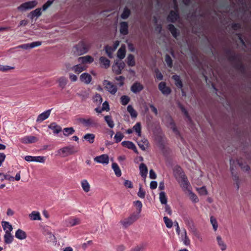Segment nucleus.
Returning a JSON list of instances; mask_svg holds the SVG:
<instances>
[{
    "mask_svg": "<svg viewBox=\"0 0 251 251\" xmlns=\"http://www.w3.org/2000/svg\"><path fill=\"white\" fill-rule=\"evenodd\" d=\"M165 61L168 67L172 68L173 67V60L169 54H166L165 56Z\"/></svg>",
    "mask_w": 251,
    "mask_h": 251,
    "instance_id": "4d7b16f0",
    "label": "nucleus"
},
{
    "mask_svg": "<svg viewBox=\"0 0 251 251\" xmlns=\"http://www.w3.org/2000/svg\"><path fill=\"white\" fill-rule=\"evenodd\" d=\"M198 191L201 195H206L207 194V191L205 186H202L198 189Z\"/></svg>",
    "mask_w": 251,
    "mask_h": 251,
    "instance_id": "69168bd1",
    "label": "nucleus"
},
{
    "mask_svg": "<svg viewBox=\"0 0 251 251\" xmlns=\"http://www.w3.org/2000/svg\"><path fill=\"white\" fill-rule=\"evenodd\" d=\"M63 134L65 136H68L70 135L73 134L75 132V129L73 127H65L63 130Z\"/></svg>",
    "mask_w": 251,
    "mask_h": 251,
    "instance_id": "a18cd8bd",
    "label": "nucleus"
},
{
    "mask_svg": "<svg viewBox=\"0 0 251 251\" xmlns=\"http://www.w3.org/2000/svg\"><path fill=\"white\" fill-rule=\"evenodd\" d=\"M37 138L34 136H26L21 139V142L24 144L34 143L37 141Z\"/></svg>",
    "mask_w": 251,
    "mask_h": 251,
    "instance_id": "6ab92c4d",
    "label": "nucleus"
},
{
    "mask_svg": "<svg viewBox=\"0 0 251 251\" xmlns=\"http://www.w3.org/2000/svg\"><path fill=\"white\" fill-rule=\"evenodd\" d=\"M134 203L135 206L137 207L138 210V214L140 213V212L142 211V203L141 201H134Z\"/></svg>",
    "mask_w": 251,
    "mask_h": 251,
    "instance_id": "338daca9",
    "label": "nucleus"
},
{
    "mask_svg": "<svg viewBox=\"0 0 251 251\" xmlns=\"http://www.w3.org/2000/svg\"><path fill=\"white\" fill-rule=\"evenodd\" d=\"M86 69V67L82 64L76 65L71 68V70L77 74H80Z\"/></svg>",
    "mask_w": 251,
    "mask_h": 251,
    "instance_id": "b1692460",
    "label": "nucleus"
},
{
    "mask_svg": "<svg viewBox=\"0 0 251 251\" xmlns=\"http://www.w3.org/2000/svg\"><path fill=\"white\" fill-rule=\"evenodd\" d=\"M159 200L162 204H167V198L164 192L162 191L159 193Z\"/></svg>",
    "mask_w": 251,
    "mask_h": 251,
    "instance_id": "8fccbe9b",
    "label": "nucleus"
},
{
    "mask_svg": "<svg viewBox=\"0 0 251 251\" xmlns=\"http://www.w3.org/2000/svg\"><path fill=\"white\" fill-rule=\"evenodd\" d=\"M120 99H121V103L123 105H126L127 104L130 100V98L128 96H126V95L122 96L121 97Z\"/></svg>",
    "mask_w": 251,
    "mask_h": 251,
    "instance_id": "bf43d9fd",
    "label": "nucleus"
},
{
    "mask_svg": "<svg viewBox=\"0 0 251 251\" xmlns=\"http://www.w3.org/2000/svg\"><path fill=\"white\" fill-rule=\"evenodd\" d=\"M122 145L123 147H126L129 149H135V144L131 141H124L122 142Z\"/></svg>",
    "mask_w": 251,
    "mask_h": 251,
    "instance_id": "e433bc0d",
    "label": "nucleus"
},
{
    "mask_svg": "<svg viewBox=\"0 0 251 251\" xmlns=\"http://www.w3.org/2000/svg\"><path fill=\"white\" fill-rule=\"evenodd\" d=\"M141 124L140 122L137 123L133 127V129L139 137L141 136Z\"/></svg>",
    "mask_w": 251,
    "mask_h": 251,
    "instance_id": "c03bdc74",
    "label": "nucleus"
},
{
    "mask_svg": "<svg viewBox=\"0 0 251 251\" xmlns=\"http://www.w3.org/2000/svg\"><path fill=\"white\" fill-rule=\"evenodd\" d=\"M13 240V237L12 236L10 233L5 232V234L4 236V242L6 244L11 243Z\"/></svg>",
    "mask_w": 251,
    "mask_h": 251,
    "instance_id": "37998d69",
    "label": "nucleus"
},
{
    "mask_svg": "<svg viewBox=\"0 0 251 251\" xmlns=\"http://www.w3.org/2000/svg\"><path fill=\"white\" fill-rule=\"evenodd\" d=\"M25 159L27 162H37L44 163L45 161V158L44 156H32L26 155L25 157Z\"/></svg>",
    "mask_w": 251,
    "mask_h": 251,
    "instance_id": "9d476101",
    "label": "nucleus"
},
{
    "mask_svg": "<svg viewBox=\"0 0 251 251\" xmlns=\"http://www.w3.org/2000/svg\"><path fill=\"white\" fill-rule=\"evenodd\" d=\"M218 245L222 251H225L226 250L227 246L225 242L222 240L220 236H217L216 237Z\"/></svg>",
    "mask_w": 251,
    "mask_h": 251,
    "instance_id": "a878e982",
    "label": "nucleus"
},
{
    "mask_svg": "<svg viewBox=\"0 0 251 251\" xmlns=\"http://www.w3.org/2000/svg\"><path fill=\"white\" fill-rule=\"evenodd\" d=\"M172 79L175 81L176 85L179 88L182 89L183 87V83L180 79V76L177 75H173Z\"/></svg>",
    "mask_w": 251,
    "mask_h": 251,
    "instance_id": "c85d7f7f",
    "label": "nucleus"
},
{
    "mask_svg": "<svg viewBox=\"0 0 251 251\" xmlns=\"http://www.w3.org/2000/svg\"><path fill=\"white\" fill-rule=\"evenodd\" d=\"M78 61L82 64L91 63L94 61V58L90 55L80 57L78 58Z\"/></svg>",
    "mask_w": 251,
    "mask_h": 251,
    "instance_id": "5701e85b",
    "label": "nucleus"
},
{
    "mask_svg": "<svg viewBox=\"0 0 251 251\" xmlns=\"http://www.w3.org/2000/svg\"><path fill=\"white\" fill-rule=\"evenodd\" d=\"M164 222L168 228H171L173 226V222L168 217L165 216L163 218Z\"/></svg>",
    "mask_w": 251,
    "mask_h": 251,
    "instance_id": "e2e57ef3",
    "label": "nucleus"
},
{
    "mask_svg": "<svg viewBox=\"0 0 251 251\" xmlns=\"http://www.w3.org/2000/svg\"><path fill=\"white\" fill-rule=\"evenodd\" d=\"M112 168L114 171L115 175L117 177H120L122 175L121 171L116 163H113L112 164Z\"/></svg>",
    "mask_w": 251,
    "mask_h": 251,
    "instance_id": "f704fd0d",
    "label": "nucleus"
},
{
    "mask_svg": "<svg viewBox=\"0 0 251 251\" xmlns=\"http://www.w3.org/2000/svg\"><path fill=\"white\" fill-rule=\"evenodd\" d=\"M158 89L164 95H168L171 94V89L166 85V83L161 81L158 84Z\"/></svg>",
    "mask_w": 251,
    "mask_h": 251,
    "instance_id": "1a4fd4ad",
    "label": "nucleus"
},
{
    "mask_svg": "<svg viewBox=\"0 0 251 251\" xmlns=\"http://www.w3.org/2000/svg\"><path fill=\"white\" fill-rule=\"evenodd\" d=\"M189 193V197L191 200L194 203H197L199 201V199L197 195L189 189L188 191Z\"/></svg>",
    "mask_w": 251,
    "mask_h": 251,
    "instance_id": "5fc2aeb1",
    "label": "nucleus"
},
{
    "mask_svg": "<svg viewBox=\"0 0 251 251\" xmlns=\"http://www.w3.org/2000/svg\"><path fill=\"white\" fill-rule=\"evenodd\" d=\"M81 187L86 193H87L90 190V185L87 180L83 179L81 181Z\"/></svg>",
    "mask_w": 251,
    "mask_h": 251,
    "instance_id": "473e14b6",
    "label": "nucleus"
},
{
    "mask_svg": "<svg viewBox=\"0 0 251 251\" xmlns=\"http://www.w3.org/2000/svg\"><path fill=\"white\" fill-rule=\"evenodd\" d=\"M126 50L125 48L121 47L117 52V56L120 59H123L125 57Z\"/></svg>",
    "mask_w": 251,
    "mask_h": 251,
    "instance_id": "58836bf2",
    "label": "nucleus"
},
{
    "mask_svg": "<svg viewBox=\"0 0 251 251\" xmlns=\"http://www.w3.org/2000/svg\"><path fill=\"white\" fill-rule=\"evenodd\" d=\"M179 108H180L182 112L183 113V114L185 116L186 118L187 119L188 121H189V122H192L191 118L189 116V113H188V111H187V110L185 109V108L182 105H181V104L179 105Z\"/></svg>",
    "mask_w": 251,
    "mask_h": 251,
    "instance_id": "3c124183",
    "label": "nucleus"
},
{
    "mask_svg": "<svg viewBox=\"0 0 251 251\" xmlns=\"http://www.w3.org/2000/svg\"><path fill=\"white\" fill-rule=\"evenodd\" d=\"M74 50L75 53L80 55L87 52L88 47L84 41H80L74 47Z\"/></svg>",
    "mask_w": 251,
    "mask_h": 251,
    "instance_id": "f03ea898",
    "label": "nucleus"
},
{
    "mask_svg": "<svg viewBox=\"0 0 251 251\" xmlns=\"http://www.w3.org/2000/svg\"><path fill=\"white\" fill-rule=\"evenodd\" d=\"M231 27L233 30L236 31L241 28V25L240 23H232Z\"/></svg>",
    "mask_w": 251,
    "mask_h": 251,
    "instance_id": "774afa93",
    "label": "nucleus"
},
{
    "mask_svg": "<svg viewBox=\"0 0 251 251\" xmlns=\"http://www.w3.org/2000/svg\"><path fill=\"white\" fill-rule=\"evenodd\" d=\"M227 59L229 61L234 64L235 63L238 62V59H241V58L238 54L233 52L232 54L228 56Z\"/></svg>",
    "mask_w": 251,
    "mask_h": 251,
    "instance_id": "7c9ffc66",
    "label": "nucleus"
},
{
    "mask_svg": "<svg viewBox=\"0 0 251 251\" xmlns=\"http://www.w3.org/2000/svg\"><path fill=\"white\" fill-rule=\"evenodd\" d=\"M140 173L141 176L146 178L148 174V168L144 163H141L139 166Z\"/></svg>",
    "mask_w": 251,
    "mask_h": 251,
    "instance_id": "cd10ccee",
    "label": "nucleus"
},
{
    "mask_svg": "<svg viewBox=\"0 0 251 251\" xmlns=\"http://www.w3.org/2000/svg\"><path fill=\"white\" fill-rule=\"evenodd\" d=\"M143 89V85L139 82H134L130 88L131 91L135 94L140 92Z\"/></svg>",
    "mask_w": 251,
    "mask_h": 251,
    "instance_id": "ddd939ff",
    "label": "nucleus"
},
{
    "mask_svg": "<svg viewBox=\"0 0 251 251\" xmlns=\"http://www.w3.org/2000/svg\"><path fill=\"white\" fill-rule=\"evenodd\" d=\"M176 180L184 191H189L190 184L186 175Z\"/></svg>",
    "mask_w": 251,
    "mask_h": 251,
    "instance_id": "6e6552de",
    "label": "nucleus"
},
{
    "mask_svg": "<svg viewBox=\"0 0 251 251\" xmlns=\"http://www.w3.org/2000/svg\"><path fill=\"white\" fill-rule=\"evenodd\" d=\"M210 223L212 225L214 231H216L218 228V223L215 218H214L213 216L210 217Z\"/></svg>",
    "mask_w": 251,
    "mask_h": 251,
    "instance_id": "13d9d810",
    "label": "nucleus"
},
{
    "mask_svg": "<svg viewBox=\"0 0 251 251\" xmlns=\"http://www.w3.org/2000/svg\"><path fill=\"white\" fill-rule=\"evenodd\" d=\"M155 77L159 80H161L163 78V76L158 69L155 70Z\"/></svg>",
    "mask_w": 251,
    "mask_h": 251,
    "instance_id": "0e129e2a",
    "label": "nucleus"
},
{
    "mask_svg": "<svg viewBox=\"0 0 251 251\" xmlns=\"http://www.w3.org/2000/svg\"><path fill=\"white\" fill-rule=\"evenodd\" d=\"M124 137V136L122 133L121 132H117L114 136L115 142L118 143L121 142Z\"/></svg>",
    "mask_w": 251,
    "mask_h": 251,
    "instance_id": "052dcab7",
    "label": "nucleus"
},
{
    "mask_svg": "<svg viewBox=\"0 0 251 251\" xmlns=\"http://www.w3.org/2000/svg\"><path fill=\"white\" fill-rule=\"evenodd\" d=\"M120 32L122 35H126L128 33V25L126 22L120 23Z\"/></svg>",
    "mask_w": 251,
    "mask_h": 251,
    "instance_id": "2eb2a0df",
    "label": "nucleus"
},
{
    "mask_svg": "<svg viewBox=\"0 0 251 251\" xmlns=\"http://www.w3.org/2000/svg\"><path fill=\"white\" fill-rule=\"evenodd\" d=\"M127 111L130 114L132 118H136L137 116V113L131 105H128L127 107Z\"/></svg>",
    "mask_w": 251,
    "mask_h": 251,
    "instance_id": "79ce46f5",
    "label": "nucleus"
},
{
    "mask_svg": "<svg viewBox=\"0 0 251 251\" xmlns=\"http://www.w3.org/2000/svg\"><path fill=\"white\" fill-rule=\"evenodd\" d=\"M127 64L130 67H133L135 65V61L134 56L132 54H129L127 57Z\"/></svg>",
    "mask_w": 251,
    "mask_h": 251,
    "instance_id": "c9c22d12",
    "label": "nucleus"
},
{
    "mask_svg": "<svg viewBox=\"0 0 251 251\" xmlns=\"http://www.w3.org/2000/svg\"><path fill=\"white\" fill-rule=\"evenodd\" d=\"M1 225L3 230H5V232L10 233V232L12 230V226L9 222L6 221H2L1 222Z\"/></svg>",
    "mask_w": 251,
    "mask_h": 251,
    "instance_id": "2f4dec72",
    "label": "nucleus"
},
{
    "mask_svg": "<svg viewBox=\"0 0 251 251\" xmlns=\"http://www.w3.org/2000/svg\"><path fill=\"white\" fill-rule=\"evenodd\" d=\"M182 240L183 241V244L186 246H189L190 245V240L188 237L187 235L186 230L184 229V235L183 237L182 235Z\"/></svg>",
    "mask_w": 251,
    "mask_h": 251,
    "instance_id": "603ef678",
    "label": "nucleus"
},
{
    "mask_svg": "<svg viewBox=\"0 0 251 251\" xmlns=\"http://www.w3.org/2000/svg\"><path fill=\"white\" fill-rule=\"evenodd\" d=\"M94 161L99 163L107 164L109 163V157L107 154H103L96 156L94 158Z\"/></svg>",
    "mask_w": 251,
    "mask_h": 251,
    "instance_id": "f8f14e48",
    "label": "nucleus"
},
{
    "mask_svg": "<svg viewBox=\"0 0 251 251\" xmlns=\"http://www.w3.org/2000/svg\"><path fill=\"white\" fill-rule=\"evenodd\" d=\"M139 218V216L135 214H132L127 218H125L120 221V223L125 228H126L134 223Z\"/></svg>",
    "mask_w": 251,
    "mask_h": 251,
    "instance_id": "7ed1b4c3",
    "label": "nucleus"
},
{
    "mask_svg": "<svg viewBox=\"0 0 251 251\" xmlns=\"http://www.w3.org/2000/svg\"><path fill=\"white\" fill-rule=\"evenodd\" d=\"M32 220H40L41 219L40 213L36 211H32L29 215Z\"/></svg>",
    "mask_w": 251,
    "mask_h": 251,
    "instance_id": "a19ab883",
    "label": "nucleus"
},
{
    "mask_svg": "<svg viewBox=\"0 0 251 251\" xmlns=\"http://www.w3.org/2000/svg\"><path fill=\"white\" fill-rule=\"evenodd\" d=\"M234 68L239 71L242 74H244L246 72V68L241 61V59H238V62L234 64Z\"/></svg>",
    "mask_w": 251,
    "mask_h": 251,
    "instance_id": "dca6fc26",
    "label": "nucleus"
},
{
    "mask_svg": "<svg viewBox=\"0 0 251 251\" xmlns=\"http://www.w3.org/2000/svg\"><path fill=\"white\" fill-rule=\"evenodd\" d=\"M168 29L170 31L173 36L176 38L179 35V31L175 27L174 25L169 24L167 26Z\"/></svg>",
    "mask_w": 251,
    "mask_h": 251,
    "instance_id": "412c9836",
    "label": "nucleus"
},
{
    "mask_svg": "<svg viewBox=\"0 0 251 251\" xmlns=\"http://www.w3.org/2000/svg\"><path fill=\"white\" fill-rule=\"evenodd\" d=\"M77 121L79 124L87 127H95L98 125L97 121L93 117H89L88 119L78 118Z\"/></svg>",
    "mask_w": 251,
    "mask_h": 251,
    "instance_id": "f257e3e1",
    "label": "nucleus"
},
{
    "mask_svg": "<svg viewBox=\"0 0 251 251\" xmlns=\"http://www.w3.org/2000/svg\"><path fill=\"white\" fill-rule=\"evenodd\" d=\"M37 4V1L35 0L24 2L18 7L17 9L20 11H25L26 10L31 9L35 7Z\"/></svg>",
    "mask_w": 251,
    "mask_h": 251,
    "instance_id": "20e7f679",
    "label": "nucleus"
},
{
    "mask_svg": "<svg viewBox=\"0 0 251 251\" xmlns=\"http://www.w3.org/2000/svg\"><path fill=\"white\" fill-rule=\"evenodd\" d=\"M42 12L41 11V8H37L35 10L32 11L30 14V18L33 19L35 17H39L41 15Z\"/></svg>",
    "mask_w": 251,
    "mask_h": 251,
    "instance_id": "de8ad7c7",
    "label": "nucleus"
},
{
    "mask_svg": "<svg viewBox=\"0 0 251 251\" xmlns=\"http://www.w3.org/2000/svg\"><path fill=\"white\" fill-rule=\"evenodd\" d=\"M15 237L16 238L20 240H23L26 238V234L24 230L18 229L15 233Z\"/></svg>",
    "mask_w": 251,
    "mask_h": 251,
    "instance_id": "c756f323",
    "label": "nucleus"
},
{
    "mask_svg": "<svg viewBox=\"0 0 251 251\" xmlns=\"http://www.w3.org/2000/svg\"><path fill=\"white\" fill-rule=\"evenodd\" d=\"M174 176L176 179H178L180 178L185 176L184 172L183 171L182 168L178 166H176L174 169Z\"/></svg>",
    "mask_w": 251,
    "mask_h": 251,
    "instance_id": "4468645a",
    "label": "nucleus"
},
{
    "mask_svg": "<svg viewBox=\"0 0 251 251\" xmlns=\"http://www.w3.org/2000/svg\"><path fill=\"white\" fill-rule=\"evenodd\" d=\"M131 14V11L127 7L124 8L123 13L121 15L122 19L124 20L127 19Z\"/></svg>",
    "mask_w": 251,
    "mask_h": 251,
    "instance_id": "4c0bfd02",
    "label": "nucleus"
},
{
    "mask_svg": "<svg viewBox=\"0 0 251 251\" xmlns=\"http://www.w3.org/2000/svg\"><path fill=\"white\" fill-rule=\"evenodd\" d=\"M137 195L139 197H140L141 199H144L145 197L146 192L143 189L142 185L141 184H140L139 189L138 192L137 193Z\"/></svg>",
    "mask_w": 251,
    "mask_h": 251,
    "instance_id": "680f3d73",
    "label": "nucleus"
},
{
    "mask_svg": "<svg viewBox=\"0 0 251 251\" xmlns=\"http://www.w3.org/2000/svg\"><path fill=\"white\" fill-rule=\"evenodd\" d=\"M48 127L53 130L54 134H58L62 131L61 127L55 122L51 123L48 126Z\"/></svg>",
    "mask_w": 251,
    "mask_h": 251,
    "instance_id": "4be33fe9",
    "label": "nucleus"
},
{
    "mask_svg": "<svg viewBox=\"0 0 251 251\" xmlns=\"http://www.w3.org/2000/svg\"><path fill=\"white\" fill-rule=\"evenodd\" d=\"M99 60L102 67L105 69H107L109 67L110 61L108 59L105 57L101 56L100 57Z\"/></svg>",
    "mask_w": 251,
    "mask_h": 251,
    "instance_id": "393cba45",
    "label": "nucleus"
},
{
    "mask_svg": "<svg viewBox=\"0 0 251 251\" xmlns=\"http://www.w3.org/2000/svg\"><path fill=\"white\" fill-rule=\"evenodd\" d=\"M78 150L73 146H69L60 149L59 152H61L64 156H66L77 152Z\"/></svg>",
    "mask_w": 251,
    "mask_h": 251,
    "instance_id": "423d86ee",
    "label": "nucleus"
},
{
    "mask_svg": "<svg viewBox=\"0 0 251 251\" xmlns=\"http://www.w3.org/2000/svg\"><path fill=\"white\" fill-rule=\"evenodd\" d=\"M80 80L81 82L88 84L92 81V76L88 73H84L80 75Z\"/></svg>",
    "mask_w": 251,
    "mask_h": 251,
    "instance_id": "aec40b11",
    "label": "nucleus"
},
{
    "mask_svg": "<svg viewBox=\"0 0 251 251\" xmlns=\"http://www.w3.org/2000/svg\"><path fill=\"white\" fill-rule=\"evenodd\" d=\"M103 85L104 88L111 94L114 95L117 91V86L107 80H104L103 81Z\"/></svg>",
    "mask_w": 251,
    "mask_h": 251,
    "instance_id": "0eeeda50",
    "label": "nucleus"
},
{
    "mask_svg": "<svg viewBox=\"0 0 251 251\" xmlns=\"http://www.w3.org/2000/svg\"><path fill=\"white\" fill-rule=\"evenodd\" d=\"M104 50L105 51L106 53L107 54V56L110 58H112V53L114 51L113 50L112 47L109 46L108 45H106L104 47Z\"/></svg>",
    "mask_w": 251,
    "mask_h": 251,
    "instance_id": "09e8293b",
    "label": "nucleus"
},
{
    "mask_svg": "<svg viewBox=\"0 0 251 251\" xmlns=\"http://www.w3.org/2000/svg\"><path fill=\"white\" fill-rule=\"evenodd\" d=\"M234 162V160L232 159L230 160V169L231 173L233 177H234V179L236 181V184H237V189H239V185L238 182V180L239 179V177L237 174H234V170L233 166V163Z\"/></svg>",
    "mask_w": 251,
    "mask_h": 251,
    "instance_id": "bb28decb",
    "label": "nucleus"
},
{
    "mask_svg": "<svg viewBox=\"0 0 251 251\" xmlns=\"http://www.w3.org/2000/svg\"><path fill=\"white\" fill-rule=\"evenodd\" d=\"M175 11L171 10L167 18V20L169 22L174 23L179 19V14L178 11L177 5L175 6Z\"/></svg>",
    "mask_w": 251,
    "mask_h": 251,
    "instance_id": "39448f33",
    "label": "nucleus"
},
{
    "mask_svg": "<svg viewBox=\"0 0 251 251\" xmlns=\"http://www.w3.org/2000/svg\"><path fill=\"white\" fill-rule=\"evenodd\" d=\"M66 222L68 226H73L80 224V220L78 218L70 217L66 220Z\"/></svg>",
    "mask_w": 251,
    "mask_h": 251,
    "instance_id": "a211bd4d",
    "label": "nucleus"
},
{
    "mask_svg": "<svg viewBox=\"0 0 251 251\" xmlns=\"http://www.w3.org/2000/svg\"><path fill=\"white\" fill-rule=\"evenodd\" d=\"M83 138L90 143L92 144L94 142L95 135L93 133H87L83 136Z\"/></svg>",
    "mask_w": 251,
    "mask_h": 251,
    "instance_id": "ea45409f",
    "label": "nucleus"
},
{
    "mask_svg": "<svg viewBox=\"0 0 251 251\" xmlns=\"http://www.w3.org/2000/svg\"><path fill=\"white\" fill-rule=\"evenodd\" d=\"M104 120L106 123L107 124L109 127H110V128L114 127L115 125L110 116L106 115L104 116Z\"/></svg>",
    "mask_w": 251,
    "mask_h": 251,
    "instance_id": "49530a36",
    "label": "nucleus"
},
{
    "mask_svg": "<svg viewBox=\"0 0 251 251\" xmlns=\"http://www.w3.org/2000/svg\"><path fill=\"white\" fill-rule=\"evenodd\" d=\"M145 248V244H140L134 248H132L129 251H143Z\"/></svg>",
    "mask_w": 251,
    "mask_h": 251,
    "instance_id": "864d4df0",
    "label": "nucleus"
},
{
    "mask_svg": "<svg viewBox=\"0 0 251 251\" xmlns=\"http://www.w3.org/2000/svg\"><path fill=\"white\" fill-rule=\"evenodd\" d=\"M51 109H49L38 115L36 122L40 123L49 118L50 114Z\"/></svg>",
    "mask_w": 251,
    "mask_h": 251,
    "instance_id": "f3484780",
    "label": "nucleus"
},
{
    "mask_svg": "<svg viewBox=\"0 0 251 251\" xmlns=\"http://www.w3.org/2000/svg\"><path fill=\"white\" fill-rule=\"evenodd\" d=\"M125 66V64L124 62H116L115 65L113 66V71L116 75H120L122 73V70Z\"/></svg>",
    "mask_w": 251,
    "mask_h": 251,
    "instance_id": "9b49d317",
    "label": "nucleus"
},
{
    "mask_svg": "<svg viewBox=\"0 0 251 251\" xmlns=\"http://www.w3.org/2000/svg\"><path fill=\"white\" fill-rule=\"evenodd\" d=\"M142 143L141 142H139L138 143V146H139L140 148L142 150L145 151L146 149L148 147L149 142H148V140L147 139H145L143 140L142 141Z\"/></svg>",
    "mask_w": 251,
    "mask_h": 251,
    "instance_id": "6e6d98bb",
    "label": "nucleus"
},
{
    "mask_svg": "<svg viewBox=\"0 0 251 251\" xmlns=\"http://www.w3.org/2000/svg\"><path fill=\"white\" fill-rule=\"evenodd\" d=\"M59 87L63 89L65 88L67 84L68 80L66 77L64 76L60 77L58 79Z\"/></svg>",
    "mask_w": 251,
    "mask_h": 251,
    "instance_id": "72a5a7b5",
    "label": "nucleus"
}]
</instances>
